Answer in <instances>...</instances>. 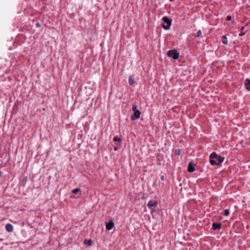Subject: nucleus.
Listing matches in <instances>:
<instances>
[{
    "label": "nucleus",
    "mask_w": 250,
    "mask_h": 250,
    "mask_svg": "<svg viewBox=\"0 0 250 250\" xmlns=\"http://www.w3.org/2000/svg\"><path fill=\"white\" fill-rule=\"evenodd\" d=\"M224 160V158L212 152L209 156V163L211 165H219Z\"/></svg>",
    "instance_id": "f257e3e1"
},
{
    "label": "nucleus",
    "mask_w": 250,
    "mask_h": 250,
    "mask_svg": "<svg viewBox=\"0 0 250 250\" xmlns=\"http://www.w3.org/2000/svg\"><path fill=\"white\" fill-rule=\"evenodd\" d=\"M132 110L134 112V114L131 116V119L132 120H135L140 118L141 112L137 109V107L136 105H133Z\"/></svg>",
    "instance_id": "f03ea898"
},
{
    "label": "nucleus",
    "mask_w": 250,
    "mask_h": 250,
    "mask_svg": "<svg viewBox=\"0 0 250 250\" xmlns=\"http://www.w3.org/2000/svg\"><path fill=\"white\" fill-rule=\"evenodd\" d=\"M163 21L164 22L163 27L166 30L168 29L171 25V20L165 16L163 18Z\"/></svg>",
    "instance_id": "7ed1b4c3"
},
{
    "label": "nucleus",
    "mask_w": 250,
    "mask_h": 250,
    "mask_svg": "<svg viewBox=\"0 0 250 250\" xmlns=\"http://www.w3.org/2000/svg\"><path fill=\"white\" fill-rule=\"evenodd\" d=\"M167 56L174 59H177L179 58V53L176 50H171L167 52Z\"/></svg>",
    "instance_id": "20e7f679"
},
{
    "label": "nucleus",
    "mask_w": 250,
    "mask_h": 250,
    "mask_svg": "<svg viewBox=\"0 0 250 250\" xmlns=\"http://www.w3.org/2000/svg\"><path fill=\"white\" fill-rule=\"evenodd\" d=\"M157 202L153 200L149 201L147 204V206L149 208H155L157 206Z\"/></svg>",
    "instance_id": "39448f33"
},
{
    "label": "nucleus",
    "mask_w": 250,
    "mask_h": 250,
    "mask_svg": "<svg viewBox=\"0 0 250 250\" xmlns=\"http://www.w3.org/2000/svg\"><path fill=\"white\" fill-rule=\"evenodd\" d=\"M114 226V224L113 221L111 220L108 223H107L106 225V229L109 230L113 228Z\"/></svg>",
    "instance_id": "423d86ee"
},
{
    "label": "nucleus",
    "mask_w": 250,
    "mask_h": 250,
    "mask_svg": "<svg viewBox=\"0 0 250 250\" xmlns=\"http://www.w3.org/2000/svg\"><path fill=\"white\" fill-rule=\"evenodd\" d=\"M195 170V168L192 162H190L188 165V171L189 172H192Z\"/></svg>",
    "instance_id": "0eeeda50"
},
{
    "label": "nucleus",
    "mask_w": 250,
    "mask_h": 250,
    "mask_svg": "<svg viewBox=\"0 0 250 250\" xmlns=\"http://www.w3.org/2000/svg\"><path fill=\"white\" fill-rule=\"evenodd\" d=\"M5 229L9 232H12L13 230V227L11 224H7L5 226Z\"/></svg>",
    "instance_id": "6e6552de"
},
{
    "label": "nucleus",
    "mask_w": 250,
    "mask_h": 250,
    "mask_svg": "<svg viewBox=\"0 0 250 250\" xmlns=\"http://www.w3.org/2000/svg\"><path fill=\"white\" fill-rule=\"evenodd\" d=\"M221 227V225L220 223H213L212 228L213 229H220Z\"/></svg>",
    "instance_id": "1a4fd4ad"
},
{
    "label": "nucleus",
    "mask_w": 250,
    "mask_h": 250,
    "mask_svg": "<svg viewBox=\"0 0 250 250\" xmlns=\"http://www.w3.org/2000/svg\"><path fill=\"white\" fill-rule=\"evenodd\" d=\"M245 86L246 88L249 90L250 91V80L249 79H246L245 80Z\"/></svg>",
    "instance_id": "9d476101"
},
{
    "label": "nucleus",
    "mask_w": 250,
    "mask_h": 250,
    "mask_svg": "<svg viewBox=\"0 0 250 250\" xmlns=\"http://www.w3.org/2000/svg\"><path fill=\"white\" fill-rule=\"evenodd\" d=\"M84 243L87 244L88 246H91L92 244V241L91 239H85L84 241Z\"/></svg>",
    "instance_id": "9b49d317"
},
{
    "label": "nucleus",
    "mask_w": 250,
    "mask_h": 250,
    "mask_svg": "<svg viewBox=\"0 0 250 250\" xmlns=\"http://www.w3.org/2000/svg\"><path fill=\"white\" fill-rule=\"evenodd\" d=\"M222 42L224 44H227L228 40L226 36H223L222 38Z\"/></svg>",
    "instance_id": "f8f14e48"
},
{
    "label": "nucleus",
    "mask_w": 250,
    "mask_h": 250,
    "mask_svg": "<svg viewBox=\"0 0 250 250\" xmlns=\"http://www.w3.org/2000/svg\"><path fill=\"white\" fill-rule=\"evenodd\" d=\"M28 178L27 177H25L23 178V179L22 180V185L23 187L25 186L26 185L27 181Z\"/></svg>",
    "instance_id": "ddd939ff"
},
{
    "label": "nucleus",
    "mask_w": 250,
    "mask_h": 250,
    "mask_svg": "<svg viewBox=\"0 0 250 250\" xmlns=\"http://www.w3.org/2000/svg\"><path fill=\"white\" fill-rule=\"evenodd\" d=\"M113 141L114 142H118L119 143H121V141H122V139L120 138H119V137H118L117 136H115L113 138Z\"/></svg>",
    "instance_id": "4468645a"
},
{
    "label": "nucleus",
    "mask_w": 250,
    "mask_h": 250,
    "mask_svg": "<svg viewBox=\"0 0 250 250\" xmlns=\"http://www.w3.org/2000/svg\"><path fill=\"white\" fill-rule=\"evenodd\" d=\"M128 82H129V84L131 85H132L134 84V82L133 78L131 76H130L129 77Z\"/></svg>",
    "instance_id": "2eb2a0df"
},
{
    "label": "nucleus",
    "mask_w": 250,
    "mask_h": 250,
    "mask_svg": "<svg viewBox=\"0 0 250 250\" xmlns=\"http://www.w3.org/2000/svg\"><path fill=\"white\" fill-rule=\"evenodd\" d=\"M229 214V209H225L224 210V215L228 216Z\"/></svg>",
    "instance_id": "dca6fc26"
},
{
    "label": "nucleus",
    "mask_w": 250,
    "mask_h": 250,
    "mask_svg": "<svg viewBox=\"0 0 250 250\" xmlns=\"http://www.w3.org/2000/svg\"><path fill=\"white\" fill-rule=\"evenodd\" d=\"M79 191H80V189H79V188H75V189H73V190H72V192H73V193H77L78 192H79Z\"/></svg>",
    "instance_id": "f3484780"
},
{
    "label": "nucleus",
    "mask_w": 250,
    "mask_h": 250,
    "mask_svg": "<svg viewBox=\"0 0 250 250\" xmlns=\"http://www.w3.org/2000/svg\"><path fill=\"white\" fill-rule=\"evenodd\" d=\"M202 34V32L201 30H198V31L197 33V35H196V37H199Z\"/></svg>",
    "instance_id": "a211bd4d"
},
{
    "label": "nucleus",
    "mask_w": 250,
    "mask_h": 250,
    "mask_svg": "<svg viewBox=\"0 0 250 250\" xmlns=\"http://www.w3.org/2000/svg\"><path fill=\"white\" fill-rule=\"evenodd\" d=\"M226 20L228 21H230L231 20V17L230 16H228L226 18Z\"/></svg>",
    "instance_id": "6ab92c4d"
},
{
    "label": "nucleus",
    "mask_w": 250,
    "mask_h": 250,
    "mask_svg": "<svg viewBox=\"0 0 250 250\" xmlns=\"http://www.w3.org/2000/svg\"><path fill=\"white\" fill-rule=\"evenodd\" d=\"M245 35V32H243L242 31H241V33L239 34L240 36H242Z\"/></svg>",
    "instance_id": "aec40b11"
},
{
    "label": "nucleus",
    "mask_w": 250,
    "mask_h": 250,
    "mask_svg": "<svg viewBox=\"0 0 250 250\" xmlns=\"http://www.w3.org/2000/svg\"><path fill=\"white\" fill-rule=\"evenodd\" d=\"M36 27H40L41 24H40V23L39 22H37V23L36 24Z\"/></svg>",
    "instance_id": "412c9836"
},
{
    "label": "nucleus",
    "mask_w": 250,
    "mask_h": 250,
    "mask_svg": "<svg viewBox=\"0 0 250 250\" xmlns=\"http://www.w3.org/2000/svg\"><path fill=\"white\" fill-rule=\"evenodd\" d=\"M161 179L162 181L165 180V177H164V175H162V176H161Z\"/></svg>",
    "instance_id": "4be33fe9"
},
{
    "label": "nucleus",
    "mask_w": 250,
    "mask_h": 250,
    "mask_svg": "<svg viewBox=\"0 0 250 250\" xmlns=\"http://www.w3.org/2000/svg\"><path fill=\"white\" fill-rule=\"evenodd\" d=\"M245 28V26H243L241 28V31H243Z\"/></svg>",
    "instance_id": "5701e85b"
},
{
    "label": "nucleus",
    "mask_w": 250,
    "mask_h": 250,
    "mask_svg": "<svg viewBox=\"0 0 250 250\" xmlns=\"http://www.w3.org/2000/svg\"><path fill=\"white\" fill-rule=\"evenodd\" d=\"M180 150H178V152H176V154H177V155H179V154H180Z\"/></svg>",
    "instance_id": "b1692460"
},
{
    "label": "nucleus",
    "mask_w": 250,
    "mask_h": 250,
    "mask_svg": "<svg viewBox=\"0 0 250 250\" xmlns=\"http://www.w3.org/2000/svg\"><path fill=\"white\" fill-rule=\"evenodd\" d=\"M114 149V150H117V147H115Z\"/></svg>",
    "instance_id": "393cba45"
},
{
    "label": "nucleus",
    "mask_w": 250,
    "mask_h": 250,
    "mask_svg": "<svg viewBox=\"0 0 250 250\" xmlns=\"http://www.w3.org/2000/svg\"><path fill=\"white\" fill-rule=\"evenodd\" d=\"M170 1H173L174 0H169Z\"/></svg>",
    "instance_id": "a878e982"
}]
</instances>
